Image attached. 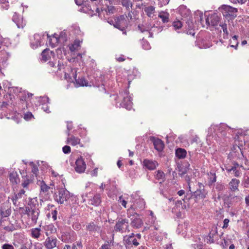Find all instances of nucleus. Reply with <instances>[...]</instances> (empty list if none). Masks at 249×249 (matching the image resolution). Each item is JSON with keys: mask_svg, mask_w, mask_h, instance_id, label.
<instances>
[{"mask_svg": "<svg viewBox=\"0 0 249 249\" xmlns=\"http://www.w3.org/2000/svg\"><path fill=\"white\" fill-rule=\"evenodd\" d=\"M71 196L70 193L65 189H61L58 191V194L54 195V200L60 204L67 203Z\"/></svg>", "mask_w": 249, "mask_h": 249, "instance_id": "1", "label": "nucleus"}, {"mask_svg": "<svg viewBox=\"0 0 249 249\" xmlns=\"http://www.w3.org/2000/svg\"><path fill=\"white\" fill-rule=\"evenodd\" d=\"M55 56L53 51L49 49H45L41 53V60L46 62L50 60L49 64L51 67H54L56 62H54Z\"/></svg>", "mask_w": 249, "mask_h": 249, "instance_id": "2", "label": "nucleus"}, {"mask_svg": "<svg viewBox=\"0 0 249 249\" xmlns=\"http://www.w3.org/2000/svg\"><path fill=\"white\" fill-rule=\"evenodd\" d=\"M25 213L31 219L32 223L36 224L37 223L40 211L35 206L26 207Z\"/></svg>", "mask_w": 249, "mask_h": 249, "instance_id": "3", "label": "nucleus"}, {"mask_svg": "<svg viewBox=\"0 0 249 249\" xmlns=\"http://www.w3.org/2000/svg\"><path fill=\"white\" fill-rule=\"evenodd\" d=\"M127 17H125L124 15H121L117 18L115 23L114 24V26L121 31L123 32V34L124 35L126 34L125 29L128 26L129 21L126 19Z\"/></svg>", "mask_w": 249, "mask_h": 249, "instance_id": "4", "label": "nucleus"}, {"mask_svg": "<svg viewBox=\"0 0 249 249\" xmlns=\"http://www.w3.org/2000/svg\"><path fill=\"white\" fill-rule=\"evenodd\" d=\"M114 229L117 231L122 233L130 231L129 229L128 221L126 219H119L116 223Z\"/></svg>", "mask_w": 249, "mask_h": 249, "instance_id": "5", "label": "nucleus"}, {"mask_svg": "<svg viewBox=\"0 0 249 249\" xmlns=\"http://www.w3.org/2000/svg\"><path fill=\"white\" fill-rule=\"evenodd\" d=\"M222 14L225 17L234 18L237 16V9L229 5H223L221 7Z\"/></svg>", "mask_w": 249, "mask_h": 249, "instance_id": "6", "label": "nucleus"}, {"mask_svg": "<svg viewBox=\"0 0 249 249\" xmlns=\"http://www.w3.org/2000/svg\"><path fill=\"white\" fill-rule=\"evenodd\" d=\"M220 17L217 13L209 14L205 18L206 24L208 25L215 26L219 22Z\"/></svg>", "mask_w": 249, "mask_h": 249, "instance_id": "7", "label": "nucleus"}, {"mask_svg": "<svg viewBox=\"0 0 249 249\" xmlns=\"http://www.w3.org/2000/svg\"><path fill=\"white\" fill-rule=\"evenodd\" d=\"M86 164L82 157H79L75 161L74 169L76 172L82 173L85 172Z\"/></svg>", "mask_w": 249, "mask_h": 249, "instance_id": "8", "label": "nucleus"}, {"mask_svg": "<svg viewBox=\"0 0 249 249\" xmlns=\"http://www.w3.org/2000/svg\"><path fill=\"white\" fill-rule=\"evenodd\" d=\"M57 239L53 236H48L43 243L46 249H53L57 246Z\"/></svg>", "mask_w": 249, "mask_h": 249, "instance_id": "9", "label": "nucleus"}, {"mask_svg": "<svg viewBox=\"0 0 249 249\" xmlns=\"http://www.w3.org/2000/svg\"><path fill=\"white\" fill-rule=\"evenodd\" d=\"M12 20L18 28L22 29L26 25V22L23 19L22 17L17 13H15L13 15Z\"/></svg>", "mask_w": 249, "mask_h": 249, "instance_id": "10", "label": "nucleus"}, {"mask_svg": "<svg viewBox=\"0 0 249 249\" xmlns=\"http://www.w3.org/2000/svg\"><path fill=\"white\" fill-rule=\"evenodd\" d=\"M159 165L158 162L152 160L145 159L143 161V166L149 170H155Z\"/></svg>", "mask_w": 249, "mask_h": 249, "instance_id": "11", "label": "nucleus"}, {"mask_svg": "<svg viewBox=\"0 0 249 249\" xmlns=\"http://www.w3.org/2000/svg\"><path fill=\"white\" fill-rule=\"evenodd\" d=\"M178 12L180 14V15L184 18H186L187 19L191 18V13L190 10L187 8V7L183 5H180L178 8Z\"/></svg>", "mask_w": 249, "mask_h": 249, "instance_id": "12", "label": "nucleus"}, {"mask_svg": "<svg viewBox=\"0 0 249 249\" xmlns=\"http://www.w3.org/2000/svg\"><path fill=\"white\" fill-rule=\"evenodd\" d=\"M74 232L72 231L71 232H65L63 233L61 236V240L65 243H71L75 239L73 237Z\"/></svg>", "mask_w": 249, "mask_h": 249, "instance_id": "13", "label": "nucleus"}, {"mask_svg": "<svg viewBox=\"0 0 249 249\" xmlns=\"http://www.w3.org/2000/svg\"><path fill=\"white\" fill-rule=\"evenodd\" d=\"M128 91L126 90L124 94H126V96L124 97V100L122 102L123 107L126 108L127 109L130 110L132 108V102L131 101V98L129 96L127 95Z\"/></svg>", "mask_w": 249, "mask_h": 249, "instance_id": "14", "label": "nucleus"}, {"mask_svg": "<svg viewBox=\"0 0 249 249\" xmlns=\"http://www.w3.org/2000/svg\"><path fill=\"white\" fill-rule=\"evenodd\" d=\"M186 23L187 25L185 27L186 29L188 30L187 34L194 36L195 35V32L194 31L195 27L191 18L187 19Z\"/></svg>", "mask_w": 249, "mask_h": 249, "instance_id": "15", "label": "nucleus"}, {"mask_svg": "<svg viewBox=\"0 0 249 249\" xmlns=\"http://www.w3.org/2000/svg\"><path fill=\"white\" fill-rule=\"evenodd\" d=\"M48 38H49V43L50 45L52 47H55L56 45L60 42L58 36V35L54 34L52 36H49L47 34Z\"/></svg>", "mask_w": 249, "mask_h": 249, "instance_id": "16", "label": "nucleus"}, {"mask_svg": "<svg viewBox=\"0 0 249 249\" xmlns=\"http://www.w3.org/2000/svg\"><path fill=\"white\" fill-rule=\"evenodd\" d=\"M239 183V179L232 178L229 183V189L232 192L238 191Z\"/></svg>", "mask_w": 249, "mask_h": 249, "instance_id": "17", "label": "nucleus"}, {"mask_svg": "<svg viewBox=\"0 0 249 249\" xmlns=\"http://www.w3.org/2000/svg\"><path fill=\"white\" fill-rule=\"evenodd\" d=\"M40 228L41 226L30 230V235L33 238L38 239L40 237L42 231Z\"/></svg>", "mask_w": 249, "mask_h": 249, "instance_id": "18", "label": "nucleus"}, {"mask_svg": "<svg viewBox=\"0 0 249 249\" xmlns=\"http://www.w3.org/2000/svg\"><path fill=\"white\" fill-rule=\"evenodd\" d=\"M214 230H212L209 233L208 235L205 238V241L209 244L213 243L214 242V237L216 235L217 231L216 228Z\"/></svg>", "mask_w": 249, "mask_h": 249, "instance_id": "19", "label": "nucleus"}, {"mask_svg": "<svg viewBox=\"0 0 249 249\" xmlns=\"http://www.w3.org/2000/svg\"><path fill=\"white\" fill-rule=\"evenodd\" d=\"M34 41L32 40L31 43V47L33 49H36L41 45V37L38 34H35L34 36Z\"/></svg>", "mask_w": 249, "mask_h": 249, "instance_id": "20", "label": "nucleus"}, {"mask_svg": "<svg viewBox=\"0 0 249 249\" xmlns=\"http://www.w3.org/2000/svg\"><path fill=\"white\" fill-rule=\"evenodd\" d=\"M153 144L155 148L158 151H162L164 148V143L160 139H154L153 140Z\"/></svg>", "mask_w": 249, "mask_h": 249, "instance_id": "21", "label": "nucleus"}, {"mask_svg": "<svg viewBox=\"0 0 249 249\" xmlns=\"http://www.w3.org/2000/svg\"><path fill=\"white\" fill-rule=\"evenodd\" d=\"M101 202V196L99 194L95 195L93 198L90 199L89 201V204H91L95 206L99 205Z\"/></svg>", "mask_w": 249, "mask_h": 249, "instance_id": "22", "label": "nucleus"}, {"mask_svg": "<svg viewBox=\"0 0 249 249\" xmlns=\"http://www.w3.org/2000/svg\"><path fill=\"white\" fill-rule=\"evenodd\" d=\"M143 224V221L139 217H135L131 222V226L136 229L141 228Z\"/></svg>", "mask_w": 249, "mask_h": 249, "instance_id": "23", "label": "nucleus"}, {"mask_svg": "<svg viewBox=\"0 0 249 249\" xmlns=\"http://www.w3.org/2000/svg\"><path fill=\"white\" fill-rule=\"evenodd\" d=\"M80 142V139L73 135L68 137L67 139V143L70 144L73 146L79 144Z\"/></svg>", "mask_w": 249, "mask_h": 249, "instance_id": "24", "label": "nucleus"}, {"mask_svg": "<svg viewBox=\"0 0 249 249\" xmlns=\"http://www.w3.org/2000/svg\"><path fill=\"white\" fill-rule=\"evenodd\" d=\"M134 233H132L131 235L127 237L125 241L128 245L133 244L135 246H137L139 245V243L137 239L134 237Z\"/></svg>", "mask_w": 249, "mask_h": 249, "instance_id": "25", "label": "nucleus"}, {"mask_svg": "<svg viewBox=\"0 0 249 249\" xmlns=\"http://www.w3.org/2000/svg\"><path fill=\"white\" fill-rule=\"evenodd\" d=\"M37 183L40 186L41 193H47L51 188L46 184L43 180H38Z\"/></svg>", "mask_w": 249, "mask_h": 249, "instance_id": "26", "label": "nucleus"}, {"mask_svg": "<svg viewBox=\"0 0 249 249\" xmlns=\"http://www.w3.org/2000/svg\"><path fill=\"white\" fill-rule=\"evenodd\" d=\"M87 229L91 231H101V227L95 224L93 222L90 223L87 225Z\"/></svg>", "mask_w": 249, "mask_h": 249, "instance_id": "27", "label": "nucleus"}, {"mask_svg": "<svg viewBox=\"0 0 249 249\" xmlns=\"http://www.w3.org/2000/svg\"><path fill=\"white\" fill-rule=\"evenodd\" d=\"M155 9V7L153 6H148L144 8V11L148 17L152 18L154 15Z\"/></svg>", "mask_w": 249, "mask_h": 249, "instance_id": "28", "label": "nucleus"}, {"mask_svg": "<svg viewBox=\"0 0 249 249\" xmlns=\"http://www.w3.org/2000/svg\"><path fill=\"white\" fill-rule=\"evenodd\" d=\"M10 180L13 183L17 184L19 182L18 176L16 172H12L9 176Z\"/></svg>", "mask_w": 249, "mask_h": 249, "instance_id": "29", "label": "nucleus"}, {"mask_svg": "<svg viewBox=\"0 0 249 249\" xmlns=\"http://www.w3.org/2000/svg\"><path fill=\"white\" fill-rule=\"evenodd\" d=\"M25 191L22 189L20 190L17 194L15 195V196L12 198V202L14 205H16L17 201L19 199H21L22 197V196L25 194Z\"/></svg>", "mask_w": 249, "mask_h": 249, "instance_id": "30", "label": "nucleus"}, {"mask_svg": "<svg viewBox=\"0 0 249 249\" xmlns=\"http://www.w3.org/2000/svg\"><path fill=\"white\" fill-rule=\"evenodd\" d=\"M186 151L184 149L178 148L176 151V155L178 159H183L186 156Z\"/></svg>", "mask_w": 249, "mask_h": 249, "instance_id": "31", "label": "nucleus"}, {"mask_svg": "<svg viewBox=\"0 0 249 249\" xmlns=\"http://www.w3.org/2000/svg\"><path fill=\"white\" fill-rule=\"evenodd\" d=\"M44 230L46 231V235L48 236L49 234L54 233L56 231V229L52 224L46 225L44 227Z\"/></svg>", "mask_w": 249, "mask_h": 249, "instance_id": "32", "label": "nucleus"}, {"mask_svg": "<svg viewBox=\"0 0 249 249\" xmlns=\"http://www.w3.org/2000/svg\"><path fill=\"white\" fill-rule=\"evenodd\" d=\"M16 89L17 91L19 93L18 96L20 98V100L22 101H26L27 99L26 91H22V89L20 88H17Z\"/></svg>", "mask_w": 249, "mask_h": 249, "instance_id": "33", "label": "nucleus"}, {"mask_svg": "<svg viewBox=\"0 0 249 249\" xmlns=\"http://www.w3.org/2000/svg\"><path fill=\"white\" fill-rule=\"evenodd\" d=\"M155 178L156 179L160 180V183L161 181H163L165 178V174L163 172L158 170L155 173Z\"/></svg>", "mask_w": 249, "mask_h": 249, "instance_id": "34", "label": "nucleus"}, {"mask_svg": "<svg viewBox=\"0 0 249 249\" xmlns=\"http://www.w3.org/2000/svg\"><path fill=\"white\" fill-rule=\"evenodd\" d=\"M172 26L174 29L178 33L179 32L178 31V30L181 28L182 26V23L180 20H176L173 22Z\"/></svg>", "mask_w": 249, "mask_h": 249, "instance_id": "35", "label": "nucleus"}, {"mask_svg": "<svg viewBox=\"0 0 249 249\" xmlns=\"http://www.w3.org/2000/svg\"><path fill=\"white\" fill-rule=\"evenodd\" d=\"M122 5L126 8L128 11H130V8H132V3L130 0H120Z\"/></svg>", "mask_w": 249, "mask_h": 249, "instance_id": "36", "label": "nucleus"}, {"mask_svg": "<svg viewBox=\"0 0 249 249\" xmlns=\"http://www.w3.org/2000/svg\"><path fill=\"white\" fill-rule=\"evenodd\" d=\"M237 37L238 36H234L230 40V46L234 48L235 49H237L238 45Z\"/></svg>", "mask_w": 249, "mask_h": 249, "instance_id": "37", "label": "nucleus"}, {"mask_svg": "<svg viewBox=\"0 0 249 249\" xmlns=\"http://www.w3.org/2000/svg\"><path fill=\"white\" fill-rule=\"evenodd\" d=\"M74 78L75 79L76 83L81 86H88V82L84 78H79L76 79V75L73 76Z\"/></svg>", "mask_w": 249, "mask_h": 249, "instance_id": "38", "label": "nucleus"}, {"mask_svg": "<svg viewBox=\"0 0 249 249\" xmlns=\"http://www.w3.org/2000/svg\"><path fill=\"white\" fill-rule=\"evenodd\" d=\"M30 165L31 166V170L32 173L36 177L38 172V169L37 166L33 162H31Z\"/></svg>", "mask_w": 249, "mask_h": 249, "instance_id": "39", "label": "nucleus"}, {"mask_svg": "<svg viewBox=\"0 0 249 249\" xmlns=\"http://www.w3.org/2000/svg\"><path fill=\"white\" fill-rule=\"evenodd\" d=\"M159 17L161 19L163 22H167L168 21L169 14L167 13H160Z\"/></svg>", "mask_w": 249, "mask_h": 249, "instance_id": "40", "label": "nucleus"}, {"mask_svg": "<svg viewBox=\"0 0 249 249\" xmlns=\"http://www.w3.org/2000/svg\"><path fill=\"white\" fill-rule=\"evenodd\" d=\"M197 45L200 48H209L211 46L210 43L204 42L203 40H201V41L198 40L197 41Z\"/></svg>", "mask_w": 249, "mask_h": 249, "instance_id": "41", "label": "nucleus"}, {"mask_svg": "<svg viewBox=\"0 0 249 249\" xmlns=\"http://www.w3.org/2000/svg\"><path fill=\"white\" fill-rule=\"evenodd\" d=\"M58 36L60 43H63L67 40V35L64 32H61Z\"/></svg>", "mask_w": 249, "mask_h": 249, "instance_id": "42", "label": "nucleus"}, {"mask_svg": "<svg viewBox=\"0 0 249 249\" xmlns=\"http://www.w3.org/2000/svg\"><path fill=\"white\" fill-rule=\"evenodd\" d=\"M80 46V42L79 41H75L73 44H71L70 46V50L71 52H74L75 50H77L78 47Z\"/></svg>", "mask_w": 249, "mask_h": 249, "instance_id": "43", "label": "nucleus"}, {"mask_svg": "<svg viewBox=\"0 0 249 249\" xmlns=\"http://www.w3.org/2000/svg\"><path fill=\"white\" fill-rule=\"evenodd\" d=\"M226 129V126L224 125H221L218 128V131L220 133V136H218L219 137H224L226 136V132L225 131V129Z\"/></svg>", "mask_w": 249, "mask_h": 249, "instance_id": "44", "label": "nucleus"}, {"mask_svg": "<svg viewBox=\"0 0 249 249\" xmlns=\"http://www.w3.org/2000/svg\"><path fill=\"white\" fill-rule=\"evenodd\" d=\"M105 11L108 14H111L116 12V9L113 6H108L106 9Z\"/></svg>", "mask_w": 249, "mask_h": 249, "instance_id": "45", "label": "nucleus"}, {"mask_svg": "<svg viewBox=\"0 0 249 249\" xmlns=\"http://www.w3.org/2000/svg\"><path fill=\"white\" fill-rule=\"evenodd\" d=\"M32 182V179L26 178L22 183L21 185L24 188H27L29 185Z\"/></svg>", "mask_w": 249, "mask_h": 249, "instance_id": "46", "label": "nucleus"}, {"mask_svg": "<svg viewBox=\"0 0 249 249\" xmlns=\"http://www.w3.org/2000/svg\"><path fill=\"white\" fill-rule=\"evenodd\" d=\"M83 245L81 241L76 242L72 245L71 249H82Z\"/></svg>", "mask_w": 249, "mask_h": 249, "instance_id": "47", "label": "nucleus"}, {"mask_svg": "<svg viewBox=\"0 0 249 249\" xmlns=\"http://www.w3.org/2000/svg\"><path fill=\"white\" fill-rule=\"evenodd\" d=\"M142 46L144 50H148L151 48L149 43L147 41L144 40H142Z\"/></svg>", "mask_w": 249, "mask_h": 249, "instance_id": "48", "label": "nucleus"}, {"mask_svg": "<svg viewBox=\"0 0 249 249\" xmlns=\"http://www.w3.org/2000/svg\"><path fill=\"white\" fill-rule=\"evenodd\" d=\"M158 5L160 7H162L168 4L170 0H158Z\"/></svg>", "mask_w": 249, "mask_h": 249, "instance_id": "49", "label": "nucleus"}, {"mask_svg": "<svg viewBox=\"0 0 249 249\" xmlns=\"http://www.w3.org/2000/svg\"><path fill=\"white\" fill-rule=\"evenodd\" d=\"M99 249H111V246L108 241H106L104 244L102 245Z\"/></svg>", "mask_w": 249, "mask_h": 249, "instance_id": "50", "label": "nucleus"}, {"mask_svg": "<svg viewBox=\"0 0 249 249\" xmlns=\"http://www.w3.org/2000/svg\"><path fill=\"white\" fill-rule=\"evenodd\" d=\"M54 62H56V60L55 59V60H54ZM57 70L56 71H60L61 69H62L64 67V65L63 64V63L60 61V60H58L57 63Z\"/></svg>", "mask_w": 249, "mask_h": 249, "instance_id": "51", "label": "nucleus"}, {"mask_svg": "<svg viewBox=\"0 0 249 249\" xmlns=\"http://www.w3.org/2000/svg\"><path fill=\"white\" fill-rule=\"evenodd\" d=\"M33 117L32 113L28 112L24 114V119L26 120H29Z\"/></svg>", "mask_w": 249, "mask_h": 249, "instance_id": "52", "label": "nucleus"}, {"mask_svg": "<svg viewBox=\"0 0 249 249\" xmlns=\"http://www.w3.org/2000/svg\"><path fill=\"white\" fill-rule=\"evenodd\" d=\"M62 150L65 154H69L71 152V149L69 146L65 145L63 147Z\"/></svg>", "mask_w": 249, "mask_h": 249, "instance_id": "53", "label": "nucleus"}, {"mask_svg": "<svg viewBox=\"0 0 249 249\" xmlns=\"http://www.w3.org/2000/svg\"><path fill=\"white\" fill-rule=\"evenodd\" d=\"M2 249H14V247L9 244H4L1 247Z\"/></svg>", "mask_w": 249, "mask_h": 249, "instance_id": "54", "label": "nucleus"}, {"mask_svg": "<svg viewBox=\"0 0 249 249\" xmlns=\"http://www.w3.org/2000/svg\"><path fill=\"white\" fill-rule=\"evenodd\" d=\"M220 26L221 27V28L223 30V32L227 36L228 34L227 28V24H220Z\"/></svg>", "mask_w": 249, "mask_h": 249, "instance_id": "55", "label": "nucleus"}, {"mask_svg": "<svg viewBox=\"0 0 249 249\" xmlns=\"http://www.w3.org/2000/svg\"><path fill=\"white\" fill-rule=\"evenodd\" d=\"M230 222V220L228 218H226L224 220L223 223V226L222 227L223 229H226L228 227L229 223Z\"/></svg>", "mask_w": 249, "mask_h": 249, "instance_id": "56", "label": "nucleus"}, {"mask_svg": "<svg viewBox=\"0 0 249 249\" xmlns=\"http://www.w3.org/2000/svg\"><path fill=\"white\" fill-rule=\"evenodd\" d=\"M34 247V249H43L42 244L40 243H35Z\"/></svg>", "mask_w": 249, "mask_h": 249, "instance_id": "57", "label": "nucleus"}, {"mask_svg": "<svg viewBox=\"0 0 249 249\" xmlns=\"http://www.w3.org/2000/svg\"><path fill=\"white\" fill-rule=\"evenodd\" d=\"M156 216L150 217H149V223L151 225H155L156 223Z\"/></svg>", "mask_w": 249, "mask_h": 249, "instance_id": "58", "label": "nucleus"}, {"mask_svg": "<svg viewBox=\"0 0 249 249\" xmlns=\"http://www.w3.org/2000/svg\"><path fill=\"white\" fill-rule=\"evenodd\" d=\"M233 172L234 173V176L236 177H239L241 176V172L240 168L236 169V170H233Z\"/></svg>", "mask_w": 249, "mask_h": 249, "instance_id": "59", "label": "nucleus"}, {"mask_svg": "<svg viewBox=\"0 0 249 249\" xmlns=\"http://www.w3.org/2000/svg\"><path fill=\"white\" fill-rule=\"evenodd\" d=\"M138 30L142 33L147 31V30L142 25H139L138 27Z\"/></svg>", "mask_w": 249, "mask_h": 249, "instance_id": "60", "label": "nucleus"}, {"mask_svg": "<svg viewBox=\"0 0 249 249\" xmlns=\"http://www.w3.org/2000/svg\"><path fill=\"white\" fill-rule=\"evenodd\" d=\"M0 215L2 217H7L10 215V213L9 211H6L4 212H1Z\"/></svg>", "mask_w": 249, "mask_h": 249, "instance_id": "61", "label": "nucleus"}, {"mask_svg": "<svg viewBox=\"0 0 249 249\" xmlns=\"http://www.w3.org/2000/svg\"><path fill=\"white\" fill-rule=\"evenodd\" d=\"M75 2L77 5L81 6L84 4L86 0H75Z\"/></svg>", "mask_w": 249, "mask_h": 249, "instance_id": "62", "label": "nucleus"}, {"mask_svg": "<svg viewBox=\"0 0 249 249\" xmlns=\"http://www.w3.org/2000/svg\"><path fill=\"white\" fill-rule=\"evenodd\" d=\"M42 109L47 113H49L50 111H49V108L47 105L43 104L42 107Z\"/></svg>", "mask_w": 249, "mask_h": 249, "instance_id": "63", "label": "nucleus"}, {"mask_svg": "<svg viewBox=\"0 0 249 249\" xmlns=\"http://www.w3.org/2000/svg\"><path fill=\"white\" fill-rule=\"evenodd\" d=\"M52 214L53 220H56L57 219V211L56 210L53 211L52 213Z\"/></svg>", "mask_w": 249, "mask_h": 249, "instance_id": "64", "label": "nucleus"}]
</instances>
